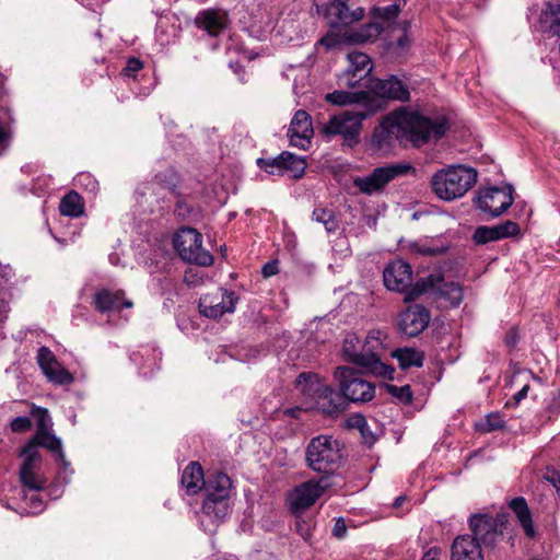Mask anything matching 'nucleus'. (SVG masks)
Returning a JSON list of instances; mask_svg holds the SVG:
<instances>
[{
  "label": "nucleus",
  "instance_id": "obj_56",
  "mask_svg": "<svg viewBox=\"0 0 560 560\" xmlns=\"http://www.w3.org/2000/svg\"><path fill=\"white\" fill-rule=\"evenodd\" d=\"M418 250L422 255H433L435 253V250L430 247H420Z\"/></svg>",
  "mask_w": 560,
  "mask_h": 560
},
{
  "label": "nucleus",
  "instance_id": "obj_16",
  "mask_svg": "<svg viewBox=\"0 0 560 560\" xmlns=\"http://www.w3.org/2000/svg\"><path fill=\"white\" fill-rule=\"evenodd\" d=\"M504 516L492 517L486 514L472 515L469 520V527L474 539L487 547H494L501 539L503 532Z\"/></svg>",
  "mask_w": 560,
  "mask_h": 560
},
{
  "label": "nucleus",
  "instance_id": "obj_1",
  "mask_svg": "<svg viewBox=\"0 0 560 560\" xmlns=\"http://www.w3.org/2000/svg\"><path fill=\"white\" fill-rule=\"evenodd\" d=\"M445 131L443 120H431L418 113L400 109L384 117L375 127L371 145L376 152L387 154L397 143L421 147L431 139L441 138Z\"/></svg>",
  "mask_w": 560,
  "mask_h": 560
},
{
  "label": "nucleus",
  "instance_id": "obj_40",
  "mask_svg": "<svg viewBox=\"0 0 560 560\" xmlns=\"http://www.w3.org/2000/svg\"><path fill=\"white\" fill-rule=\"evenodd\" d=\"M494 228H495L498 241L506 238V237L516 236L521 231L518 224L513 221H510V220L504 221L500 224H497V225H494Z\"/></svg>",
  "mask_w": 560,
  "mask_h": 560
},
{
  "label": "nucleus",
  "instance_id": "obj_33",
  "mask_svg": "<svg viewBox=\"0 0 560 560\" xmlns=\"http://www.w3.org/2000/svg\"><path fill=\"white\" fill-rule=\"evenodd\" d=\"M197 24L200 28H203L208 34L215 36L224 27V20L215 11H205L197 18Z\"/></svg>",
  "mask_w": 560,
  "mask_h": 560
},
{
  "label": "nucleus",
  "instance_id": "obj_4",
  "mask_svg": "<svg viewBox=\"0 0 560 560\" xmlns=\"http://www.w3.org/2000/svg\"><path fill=\"white\" fill-rule=\"evenodd\" d=\"M476 182L477 172L474 168L453 165L434 173L430 185L439 199L453 201L466 195Z\"/></svg>",
  "mask_w": 560,
  "mask_h": 560
},
{
  "label": "nucleus",
  "instance_id": "obj_37",
  "mask_svg": "<svg viewBox=\"0 0 560 560\" xmlns=\"http://www.w3.org/2000/svg\"><path fill=\"white\" fill-rule=\"evenodd\" d=\"M348 425L350 428L358 429L366 443L372 444L375 441V438L369 430L368 422L363 416L354 415V416L350 417L348 419Z\"/></svg>",
  "mask_w": 560,
  "mask_h": 560
},
{
  "label": "nucleus",
  "instance_id": "obj_2",
  "mask_svg": "<svg viewBox=\"0 0 560 560\" xmlns=\"http://www.w3.org/2000/svg\"><path fill=\"white\" fill-rule=\"evenodd\" d=\"M385 339V332L378 329L370 330L363 343L354 334H348L343 340V355L348 362L361 368L363 372L392 380L394 368L381 360Z\"/></svg>",
  "mask_w": 560,
  "mask_h": 560
},
{
  "label": "nucleus",
  "instance_id": "obj_29",
  "mask_svg": "<svg viewBox=\"0 0 560 560\" xmlns=\"http://www.w3.org/2000/svg\"><path fill=\"white\" fill-rule=\"evenodd\" d=\"M182 485L186 489L187 494L198 493L205 486L203 471L199 463H190L183 471Z\"/></svg>",
  "mask_w": 560,
  "mask_h": 560
},
{
  "label": "nucleus",
  "instance_id": "obj_3",
  "mask_svg": "<svg viewBox=\"0 0 560 560\" xmlns=\"http://www.w3.org/2000/svg\"><path fill=\"white\" fill-rule=\"evenodd\" d=\"M205 487L207 497L202 504L201 524L206 530L212 533L229 513L232 480L226 474L215 472Z\"/></svg>",
  "mask_w": 560,
  "mask_h": 560
},
{
  "label": "nucleus",
  "instance_id": "obj_47",
  "mask_svg": "<svg viewBox=\"0 0 560 560\" xmlns=\"http://www.w3.org/2000/svg\"><path fill=\"white\" fill-rule=\"evenodd\" d=\"M143 67V63L137 58H130L126 67L122 69V74L126 77H133Z\"/></svg>",
  "mask_w": 560,
  "mask_h": 560
},
{
  "label": "nucleus",
  "instance_id": "obj_60",
  "mask_svg": "<svg viewBox=\"0 0 560 560\" xmlns=\"http://www.w3.org/2000/svg\"><path fill=\"white\" fill-rule=\"evenodd\" d=\"M402 501H404V497H399V498H397V499L395 500L394 505H395V506H400V505H401V503H402Z\"/></svg>",
  "mask_w": 560,
  "mask_h": 560
},
{
  "label": "nucleus",
  "instance_id": "obj_17",
  "mask_svg": "<svg viewBox=\"0 0 560 560\" xmlns=\"http://www.w3.org/2000/svg\"><path fill=\"white\" fill-rule=\"evenodd\" d=\"M348 67L338 75V85L340 88H357L372 71L371 58L361 51H351L347 54Z\"/></svg>",
  "mask_w": 560,
  "mask_h": 560
},
{
  "label": "nucleus",
  "instance_id": "obj_53",
  "mask_svg": "<svg viewBox=\"0 0 560 560\" xmlns=\"http://www.w3.org/2000/svg\"><path fill=\"white\" fill-rule=\"evenodd\" d=\"M31 500L34 503L35 512H39L43 510V502L37 498V495H32Z\"/></svg>",
  "mask_w": 560,
  "mask_h": 560
},
{
  "label": "nucleus",
  "instance_id": "obj_13",
  "mask_svg": "<svg viewBox=\"0 0 560 560\" xmlns=\"http://www.w3.org/2000/svg\"><path fill=\"white\" fill-rule=\"evenodd\" d=\"M331 486L328 476L319 478L317 481L310 480L295 487L288 495L290 510L295 515H300L311 508L316 500Z\"/></svg>",
  "mask_w": 560,
  "mask_h": 560
},
{
  "label": "nucleus",
  "instance_id": "obj_8",
  "mask_svg": "<svg viewBox=\"0 0 560 560\" xmlns=\"http://www.w3.org/2000/svg\"><path fill=\"white\" fill-rule=\"evenodd\" d=\"M173 245L185 261L200 266H210L213 262V256L202 246V235L192 228L179 229L174 235Z\"/></svg>",
  "mask_w": 560,
  "mask_h": 560
},
{
  "label": "nucleus",
  "instance_id": "obj_55",
  "mask_svg": "<svg viewBox=\"0 0 560 560\" xmlns=\"http://www.w3.org/2000/svg\"><path fill=\"white\" fill-rule=\"evenodd\" d=\"M338 242H339L342 246H345V248L340 250V252H341V254H342L343 256H347V255L349 254V252H350L347 240H346L345 237H342V238H339V241H338Z\"/></svg>",
  "mask_w": 560,
  "mask_h": 560
},
{
  "label": "nucleus",
  "instance_id": "obj_41",
  "mask_svg": "<svg viewBox=\"0 0 560 560\" xmlns=\"http://www.w3.org/2000/svg\"><path fill=\"white\" fill-rule=\"evenodd\" d=\"M281 154L275 159H258V166L265 172L272 175H282Z\"/></svg>",
  "mask_w": 560,
  "mask_h": 560
},
{
  "label": "nucleus",
  "instance_id": "obj_51",
  "mask_svg": "<svg viewBox=\"0 0 560 560\" xmlns=\"http://www.w3.org/2000/svg\"><path fill=\"white\" fill-rule=\"evenodd\" d=\"M440 555L441 549L439 547H432L422 556L421 560H439Z\"/></svg>",
  "mask_w": 560,
  "mask_h": 560
},
{
  "label": "nucleus",
  "instance_id": "obj_32",
  "mask_svg": "<svg viewBox=\"0 0 560 560\" xmlns=\"http://www.w3.org/2000/svg\"><path fill=\"white\" fill-rule=\"evenodd\" d=\"M59 210L63 215L78 218L84 212V203L81 196L71 191L67 194L60 201Z\"/></svg>",
  "mask_w": 560,
  "mask_h": 560
},
{
  "label": "nucleus",
  "instance_id": "obj_22",
  "mask_svg": "<svg viewBox=\"0 0 560 560\" xmlns=\"http://www.w3.org/2000/svg\"><path fill=\"white\" fill-rule=\"evenodd\" d=\"M37 362L49 382L58 385H69L73 382L74 378L72 374L58 362L49 348H39L37 352Z\"/></svg>",
  "mask_w": 560,
  "mask_h": 560
},
{
  "label": "nucleus",
  "instance_id": "obj_11",
  "mask_svg": "<svg viewBox=\"0 0 560 560\" xmlns=\"http://www.w3.org/2000/svg\"><path fill=\"white\" fill-rule=\"evenodd\" d=\"M432 290H438L440 295L447 299L452 306H458L463 300L462 287L455 282H443V278L439 273L419 279L404 300L405 302L416 300Z\"/></svg>",
  "mask_w": 560,
  "mask_h": 560
},
{
  "label": "nucleus",
  "instance_id": "obj_23",
  "mask_svg": "<svg viewBox=\"0 0 560 560\" xmlns=\"http://www.w3.org/2000/svg\"><path fill=\"white\" fill-rule=\"evenodd\" d=\"M313 135L311 116L305 110H298L288 130L291 145L305 150L310 147Z\"/></svg>",
  "mask_w": 560,
  "mask_h": 560
},
{
  "label": "nucleus",
  "instance_id": "obj_59",
  "mask_svg": "<svg viewBox=\"0 0 560 560\" xmlns=\"http://www.w3.org/2000/svg\"><path fill=\"white\" fill-rule=\"evenodd\" d=\"M407 42H408L407 37H406V36H402V37H400V38L398 39V42H397V43H398V46H400V47H405V46L407 45Z\"/></svg>",
  "mask_w": 560,
  "mask_h": 560
},
{
  "label": "nucleus",
  "instance_id": "obj_31",
  "mask_svg": "<svg viewBox=\"0 0 560 560\" xmlns=\"http://www.w3.org/2000/svg\"><path fill=\"white\" fill-rule=\"evenodd\" d=\"M282 175L289 174L292 178H301L306 168V161L290 152L281 153Z\"/></svg>",
  "mask_w": 560,
  "mask_h": 560
},
{
  "label": "nucleus",
  "instance_id": "obj_25",
  "mask_svg": "<svg viewBox=\"0 0 560 560\" xmlns=\"http://www.w3.org/2000/svg\"><path fill=\"white\" fill-rule=\"evenodd\" d=\"M538 26L542 33L558 38V50L560 55V3L547 2L545 4L538 18Z\"/></svg>",
  "mask_w": 560,
  "mask_h": 560
},
{
  "label": "nucleus",
  "instance_id": "obj_12",
  "mask_svg": "<svg viewBox=\"0 0 560 560\" xmlns=\"http://www.w3.org/2000/svg\"><path fill=\"white\" fill-rule=\"evenodd\" d=\"M383 30V26L377 22H372L358 32L342 31L339 26L331 25V28L323 36L318 45L325 47L326 50H330L339 47L347 43H364L376 38Z\"/></svg>",
  "mask_w": 560,
  "mask_h": 560
},
{
  "label": "nucleus",
  "instance_id": "obj_20",
  "mask_svg": "<svg viewBox=\"0 0 560 560\" xmlns=\"http://www.w3.org/2000/svg\"><path fill=\"white\" fill-rule=\"evenodd\" d=\"M326 15L331 25L348 26L363 19L364 9L355 0H332Z\"/></svg>",
  "mask_w": 560,
  "mask_h": 560
},
{
  "label": "nucleus",
  "instance_id": "obj_21",
  "mask_svg": "<svg viewBox=\"0 0 560 560\" xmlns=\"http://www.w3.org/2000/svg\"><path fill=\"white\" fill-rule=\"evenodd\" d=\"M430 322L429 311L421 305H410L399 314V330L408 336L416 337L421 334Z\"/></svg>",
  "mask_w": 560,
  "mask_h": 560
},
{
  "label": "nucleus",
  "instance_id": "obj_52",
  "mask_svg": "<svg viewBox=\"0 0 560 560\" xmlns=\"http://www.w3.org/2000/svg\"><path fill=\"white\" fill-rule=\"evenodd\" d=\"M529 389V385L525 384L514 396V404L517 405L521 400H523L527 396V392Z\"/></svg>",
  "mask_w": 560,
  "mask_h": 560
},
{
  "label": "nucleus",
  "instance_id": "obj_34",
  "mask_svg": "<svg viewBox=\"0 0 560 560\" xmlns=\"http://www.w3.org/2000/svg\"><path fill=\"white\" fill-rule=\"evenodd\" d=\"M36 446L42 445L52 452L58 454V457L62 462L65 466L68 465L65 454L62 452V443L61 440L56 435L51 434L49 431L37 432L35 436Z\"/></svg>",
  "mask_w": 560,
  "mask_h": 560
},
{
  "label": "nucleus",
  "instance_id": "obj_38",
  "mask_svg": "<svg viewBox=\"0 0 560 560\" xmlns=\"http://www.w3.org/2000/svg\"><path fill=\"white\" fill-rule=\"evenodd\" d=\"M472 241L477 245H483L489 242H495L498 241L495 228L494 226H478L474 234H472Z\"/></svg>",
  "mask_w": 560,
  "mask_h": 560
},
{
  "label": "nucleus",
  "instance_id": "obj_46",
  "mask_svg": "<svg viewBox=\"0 0 560 560\" xmlns=\"http://www.w3.org/2000/svg\"><path fill=\"white\" fill-rule=\"evenodd\" d=\"M31 427L32 421L28 417H16L10 423L11 430L16 433L26 432Z\"/></svg>",
  "mask_w": 560,
  "mask_h": 560
},
{
  "label": "nucleus",
  "instance_id": "obj_9",
  "mask_svg": "<svg viewBox=\"0 0 560 560\" xmlns=\"http://www.w3.org/2000/svg\"><path fill=\"white\" fill-rule=\"evenodd\" d=\"M339 381L340 390L346 399L353 402H366L374 398V385L358 376L357 372L348 366H339L335 371Z\"/></svg>",
  "mask_w": 560,
  "mask_h": 560
},
{
  "label": "nucleus",
  "instance_id": "obj_44",
  "mask_svg": "<svg viewBox=\"0 0 560 560\" xmlns=\"http://www.w3.org/2000/svg\"><path fill=\"white\" fill-rule=\"evenodd\" d=\"M12 137L10 122L0 119V155L8 149Z\"/></svg>",
  "mask_w": 560,
  "mask_h": 560
},
{
  "label": "nucleus",
  "instance_id": "obj_35",
  "mask_svg": "<svg viewBox=\"0 0 560 560\" xmlns=\"http://www.w3.org/2000/svg\"><path fill=\"white\" fill-rule=\"evenodd\" d=\"M312 218L314 221L322 223L327 233H335L339 229V222L332 210L315 208Z\"/></svg>",
  "mask_w": 560,
  "mask_h": 560
},
{
  "label": "nucleus",
  "instance_id": "obj_45",
  "mask_svg": "<svg viewBox=\"0 0 560 560\" xmlns=\"http://www.w3.org/2000/svg\"><path fill=\"white\" fill-rule=\"evenodd\" d=\"M388 392L399 398L401 401L404 402H411L412 400V393H411V389H410V386L408 385H405V386H395V385H390L388 386Z\"/></svg>",
  "mask_w": 560,
  "mask_h": 560
},
{
  "label": "nucleus",
  "instance_id": "obj_49",
  "mask_svg": "<svg viewBox=\"0 0 560 560\" xmlns=\"http://www.w3.org/2000/svg\"><path fill=\"white\" fill-rule=\"evenodd\" d=\"M278 264L277 261H270V262H267L264 267H262V275L265 277H271L276 273H278Z\"/></svg>",
  "mask_w": 560,
  "mask_h": 560
},
{
  "label": "nucleus",
  "instance_id": "obj_15",
  "mask_svg": "<svg viewBox=\"0 0 560 560\" xmlns=\"http://www.w3.org/2000/svg\"><path fill=\"white\" fill-rule=\"evenodd\" d=\"M513 200L512 186H505L482 188L478 191L475 201L478 209L495 218L505 212Z\"/></svg>",
  "mask_w": 560,
  "mask_h": 560
},
{
  "label": "nucleus",
  "instance_id": "obj_57",
  "mask_svg": "<svg viewBox=\"0 0 560 560\" xmlns=\"http://www.w3.org/2000/svg\"><path fill=\"white\" fill-rule=\"evenodd\" d=\"M296 527L303 537H306L308 535V529L304 528L299 522H296Z\"/></svg>",
  "mask_w": 560,
  "mask_h": 560
},
{
  "label": "nucleus",
  "instance_id": "obj_58",
  "mask_svg": "<svg viewBox=\"0 0 560 560\" xmlns=\"http://www.w3.org/2000/svg\"><path fill=\"white\" fill-rule=\"evenodd\" d=\"M506 339H508V343H510L512 346L515 345L516 341H515V336H514V331L513 330L508 334Z\"/></svg>",
  "mask_w": 560,
  "mask_h": 560
},
{
  "label": "nucleus",
  "instance_id": "obj_5",
  "mask_svg": "<svg viewBox=\"0 0 560 560\" xmlns=\"http://www.w3.org/2000/svg\"><path fill=\"white\" fill-rule=\"evenodd\" d=\"M298 389L305 396L315 400L318 410L326 415H335L346 407V397L330 386L323 384L313 373H302L296 378Z\"/></svg>",
  "mask_w": 560,
  "mask_h": 560
},
{
  "label": "nucleus",
  "instance_id": "obj_26",
  "mask_svg": "<svg viewBox=\"0 0 560 560\" xmlns=\"http://www.w3.org/2000/svg\"><path fill=\"white\" fill-rule=\"evenodd\" d=\"M451 560H483L480 544L469 535L456 537L451 548Z\"/></svg>",
  "mask_w": 560,
  "mask_h": 560
},
{
  "label": "nucleus",
  "instance_id": "obj_48",
  "mask_svg": "<svg viewBox=\"0 0 560 560\" xmlns=\"http://www.w3.org/2000/svg\"><path fill=\"white\" fill-rule=\"evenodd\" d=\"M545 479L555 488L560 489V474L557 470L548 469L545 474Z\"/></svg>",
  "mask_w": 560,
  "mask_h": 560
},
{
  "label": "nucleus",
  "instance_id": "obj_18",
  "mask_svg": "<svg viewBox=\"0 0 560 560\" xmlns=\"http://www.w3.org/2000/svg\"><path fill=\"white\" fill-rule=\"evenodd\" d=\"M234 292L218 289L213 293H207L199 300L200 313L210 318L221 317L225 313H233L237 303Z\"/></svg>",
  "mask_w": 560,
  "mask_h": 560
},
{
  "label": "nucleus",
  "instance_id": "obj_39",
  "mask_svg": "<svg viewBox=\"0 0 560 560\" xmlns=\"http://www.w3.org/2000/svg\"><path fill=\"white\" fill-rule=\"evenodd\" d=\"M399 13V7L397 4H389L384 8H373L372 15L375 20H380L383 22H390L394 20Z\"/></svg>",
  "mask_w": 560,
  "mask_h": 560
},
{
  "label": "nucleus",
  "instance_id": "obj_30",
  "mask_svg": "<svg viewBox=\"0 0 560 560\" xmlns=\"http://www.w3.org/2000/svg\"><path fill=\"white\" fill-rule=\"evenodd\" d=\"M393 357L397 359L399 366L407 370L411 366L420 368L423 364L424 354L413 348H400L393 352Z\"/></svg>",
  "mask_w": 560,
  "mask_h": 560
},
{
  "label": "nucleus",
  "instance_id": "obj_24",
  "mask_svg": "<svg viewBox=\"0 0 560 560\" xmlns=\"http://www.w3.org/2000/svg\"><path fill=\"white\" fill-rule=\"evenodd\" d=\"M368 88L373 94L382 98L408 101L409 91L404 83L395 77L386 80L370 79Z\"/></svg>",
  "mask_w": 560,
  "mask_h": 560
},
{
  "label": "nucleus",
  "instance_id": "obj_14",
  "mask_svg": "<svg viewBox=\"0 0 560 560\" xmlns=\"http://www.w3.org/2000/svg\"><path fill=\"white\" fill-rule=\"evenodd\" d=\"M24 459L20 467V480L30 490H42L46 478L42 472V456L34 442L26 444L20 454Z\"/></svg>",
  "mask_w": 560,
  "mask_h": 560
},
{
  "label": "nucleus",
  "instance_id": "obj_50",
  "mask_svg": "<svg viewBox=\"0 0 560 560\" xmlns=\"http://www.w3.org/2000/svg\"><path fill=\"white\" fill-rule=\"evenodd\" d=\"M346 524L342 520H338L336 523H335V526H334V529H332V534L334 536H336L337 538H342L346 534Z\"/></svg>",
  "mask_w": 560,
  "mask_h": 560
},
{
  "label": "nucleus",
  "instance_id": "obj_36",
  "mask_svg": "<svg viewBox=\"0 0 560 560\" xmlns=\"http://www.w3.org/2000/svg\"><path fill=\"white\" fill-rule=\"evenodd\" d=\"M365 97L364 92L350 93L346 91H334L332 93H328L326 95V100L335 105H347L351 103H355L359 98Z\"/></svg>",
  "mask_w": 560,
  "mask_h": 560
},
{
  "label": "nucleus",
  "instance_id": "obj_43",
  "mask_svg": "<svg viewBox=\"0 0 560 560\" xmlns=\"http://www.w3.org/2000/svg\"><path fill=\"white\" fill-rule=\"evenodd\" d=\"M31 413L36 417L37 420V432L49 431L51 420L47 409L33 406Z\"/></svg>",
  "mask_w": 560,
  "mask_h": 560
},
{
  "label": "nucleus",
  "instance_id": "obj_19",
  "mask_svg": "<svg viewBox=\"0 0 560 560\" xmlns=\"http://www.w3.org/2000/svg\"><path fill=\"white\" fill-rule=\"evenodd\" d=\"M385 287L390 291L408 293L412 290V268L402 259L392 260L383 271Z\"/></svg>",
  "mask_w": 560,
  "mask_h": 560
},
{
  "label": "nucleus",
  "instance_id": "obj_6",
  "mask_svg": "<svg viewBox=\"0 0 560 560\" xmlns=\"http://www.w3.org/2000/svg\"><path fill=\"white\" fill-rule=\"evenodd\" d=\"M307 466L317 472L331 474L340 465L342 453L340 443L331 435L313 438L305 451Z\"/></svg>",
  "mask_w": 560,
  "mask_h": 560
},
{
  "label": "nucleus",
  "instance_id": "obj_28",
  "mask_svg": "<svg viewBox=\"0 0 560 560\" xmlns=\"http://www.w3.org/2000/svg\"><path fill=\"white\" fill-rule=\"evenodd\" d=\"M95 307L100 312L119 311L120 307H132V302L124 298L122 291L102 290L94 296Z\"/></svg>",
  "mask_w": 560,
  "mask_h": 560
},
{
  "label": "nucleus",
  "instance_id": "obj_7",
  "mask_svg": "<svg viewBox=\"0 0 560 560\" xmlns=\"http://www.w3.org/2000/svg\"><path fill=\"white\" fill-rule=\"evenodd\" d=\"M416 168L409 162L390 163L375 167L369 175L355 177L353 185L362 194L373 195L382 192L393 180L407 175H415Z\"/></svg>",
  "mask_w": 560,
  "mask_h": 560
},
{
  "label": "nucleus",
  "instance_id": "obj_42",
  "mask_svg": "<svg viewBox=\"0 0 560 560\" xmlns=\"http://www.w3.org/2000/svg\"><path fill=\"white\" fill-rule=\"evenodd\" d=\"M504 420L500 413H490L478 424V429L482 432H491L503 428Z\"/></svg>",
  "mask_w": 560,
  "mask_h": 560
},
{
  "label": "nucleus",
  "instance_id": "obj_10",
  "mask_svg": "<svg viewBox=\"0 0 560 560\" xmlns=\"http://www.w3.org/2000/svg\"><path fill=\"white\" fill-rule=\"evenodd\" d=\"M366 118L365 113L346 110L329 118L323 126L326 136L340 135L348 145L358 143L362 121Z\"/></svg>",
  "mask_w": 560,
  "mask_h": 560
},
{
  "label": "nucleus",
  "instance_id": "obj_54",
  "mask_svg": "<svg viewBox=\"0 0 560 560\" xmlns=\"http://www.w3.org/2000/svg\"><path fill=\"white\" fill-rule=\"evenodd\" d=\"M79 180H81V182L82 180H89V184H91V189L93 190V189L96 188V183L89 175H84V174L80 175L79 176Z\"/></svg>",
  "mask_w": 560,
  "mask_h": 560
},
{
  "label": "nucleus",
  "instance_id": "obj_27",
  "mask_svg": "<svg viewBox=\"0 0 560 560\" xmlns=\"http://www.w3.org/2000/svg\"><path fill=\"white\" fill-rule=\"evenodd\" d=\"M509 508L515 514L524 535L529 539H535L537 537V528L526 500L523 497H516L509 502Z\"/></svg>",
  "mask_w": 560,
  "mask_h": 560
}]
</instances>
